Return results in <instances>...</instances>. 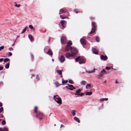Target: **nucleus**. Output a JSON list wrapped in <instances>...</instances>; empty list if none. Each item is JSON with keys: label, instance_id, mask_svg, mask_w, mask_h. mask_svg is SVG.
Returning <instances> with one entry per match:
<instances>
[{"label": "nucleus", "instance_id": "f3484780", "mask_svg": "<svg viewBox=\"0 0 131 131\" xmlns=\"http://www.w3.org/2000/svg\"><path fill=\"white\" fill-rule=\"evenodd\" d=\"M47 53L49 55H51V56H52V52L51 49H49L48 51L47 52Z\"/></svg>", "mask_w": 131, "mask_h": 131}, {"label": "nucleus", "instance_id": "412c9836", "mask_svg": "<svg viewBox=\"0 0 131 131\" xmlns=\"http://www.w3.org/2000/svg\"><path fill=\"white\" fill-rule=\"evenodd\" d=\"M66 12L62 9H61L59 11V14H61L62 13H64Z\"/></svg>", "mask_w": 131, "mask_h": 131}, {"label": "nucleus", "instance_id": "a878e982", "mask_svg": "<svg viewBox=\"0 0 131 131\" xmlns=\"http://www.w3.org/2000/svg\"><path fill=\"white\" fill-rule=\"evenodd\" d=\"M95 28H92V29L91 31L90 32V34H92L95 32Z\"/></svg>", "mask_w": 131, "mask_h": 131}, {"label": "nucleus", "instance_id": "20e7f679", "mask_svg": "<svg viewBox=\"0 0 131 131\" xmlns=\"http://www.w3.org/2000/svg\"><path fill=\"white\" fill-rule=\"evenodd\" d=\"M43 115V113H42L39 112L36 114V117L40 120H41L43 118L42 116Z\"/></svg>", "mask_w": 131, "mask_h": 131}, {"label": "nucleus", "instance_id": "0eeeda50", "mask_svg": "<svg viewBox=\"0 0 131 131\" xmlns=\"http://www.w3.org/2000/svg\"><path fill=\"white\" fill-rule=\"evenodd\" d=\"M60 22L63 27L64 28H65L66 26L67 23L66 21L64 20H61Z\"/></svg>", "mask_w": 131, "mask_h": 131}, {"label": "nucleus", "instance_id": "ea45409f", "mask_svg": "<svg viewBox=\"0 0 131 131\" xmlns=\"http://www.w3.org/2000/svg\"><path fill=\"white\" fill-rule=\"evenodd\" d=\"M4 131H8V129L6 128H4Z\"/></svg>", "mask_w": 131, "mask_h": 131}, {"label": "nucleus", "instance_id": "0e129e2a", "mask_svg": "<svg viewBox=\"0 0 131 131\" xmlns=\"http://www.w3.org/2000/svg\"><path fill=\"white\" fill-rule=\"evenodd\" d=\"M76 13H78V12H76Z\"/></svg>", "mask_w": 131, "mask_h": 131}, {"label": "nucleus", "instance_id": "37998d69", "mask_svg": "<svg viewBox=\"0 0 131 131\" xmlns=\"http://www.w3.org/2000/svg\"><path fill=\"white\" fill-rule=\"evenodd\" d=\"M84 95V94L82 93H81L80 94H79V95L82 96Z\"/></svg>", "mask_w": 131, "mask_h": 131}, {"label": "nucleus", "instance_id": "58836bf2", "mask_svg": "<svg viewBox=\"0 0 131 131\" xmlns=\"http://www.w3.org/2000/svg\"><path fill=\"white\" fill-rule=\"evenodd\" d=\"M4 48V46H2L0 47V51H1L2 49H3Z\"/></svg>", "mask_w": 131, "mask_h": 131}, {"label": "nucleus", "instance_id": "e433bc0d", "mask_svg": "<svg viewBox=\"0 0 131 131\" xmlns=\"http://www.w3.org/2000/svg\"><path fill=\"white\" fill-rule=\"evenodd\" d=\"M69 82L71 83V84H73L74 83V82H73L72 80H70L69 81Z\"/></svg>", "mask_w": 131, "mask_h": 131}, {"label": "nucleus", "instance_id": "69168bd1", "mask_svg": "<svg viewBox=\"0 0 131 131\" xmlns=\"http://www.w3.org/2000/svg\"><path fill=\"white\" fill-rule=\"evenodd\" d=\"M82 72V73H84V72Z\"/></svg>", "mask_w": 131, "mask_h": 131}, {"label": "nucleus", "instance_id": "5701e85b", "mask_svg": "<svg viewBox=\"0 0 131 131\" xmlns=\"http://www.w3.org/2000/svg\"><path fill=\"white\" fill-rule=\"evenodd\" d=\"M74 119L75 121H76L77 122H78V123H79L80 122V120L77 117H74Z\"/></svg>", "mask_w": 131, "mask_h": 131}, {"label": "nucleus", "instance_id": "a211bd4d", "mask_svg": "<svg viewBox=\"0 0 131 131\" xmlns=\"http://www.w3.org/2000/svg\"><path fill=\"white\" fill-rule=\"evenodd\" d=\"M57 73L60 74L61 75V77H62V71L61 70H57Z\"/></svg>", "mask_w": 131, "mask_h": 131}, {"label": "nucleus", "instance_id": "49530a36", "mask_svg": "<svg viewBox=\"0 0 131 131\" xmlns=\"http://www.w3.org/2000/svg\"><path fill=\"white\" fill-rule=\"evenodd\" d=\"M36 78L37 79V80L38 81L39 80V76H38V75H37V76H36Z\"/></svg>", "mask_w": 131, "mask_h": 131}, {"label": "nucleus", "instance_id": "2f4dec72", "mask_svg": "<svg viewBox=\"0 0 131 131\" xmlns=\"http://www.w3.org/2000/svg\"><path fill=\"white\" fill-rule=\"evenodd\" d=\"M38 108L37 106H35L34 108V112L36 114L37 113V110Z\"/></svg>", "mask_w": 131, "mask_h": 131}, {"label": "nucleus", "instance_id": "4c0bfd02", "mask_svg": "<svg viewBox=\"0 0 131 131\" xmlns=\"http://www.w3.org/2000/svg\"><path fill=\"white\" fill-rule=\"evenodd\" d=\"M29 27L30 29H32L33 28V26L32 25H29Z\"/></svg>", "mask_w": 131, "mask_h": 131}, {"label": "nucleus", "instance_id": "f8f14e48", "mask_svg": "<svg viewBox=\"0 0 131 131\" xmlns=\"http://www.w3.org/2000/svg\"><path fill=\"white\" fill-rule=\"evenodd\" d=\"M75 89V88L72 85H69V88H68V89L69 90H72L73 89Z\"/></svg>", "mask_w": 131, "mask_h": 131}, {"label": "nucleus", "instance_id": "052dcab7", "mask_svg": "<svg viewBox=\"0 0 131 131\" xmlns=\"http://www.w3.org/2000/svg\"><path fill=\"white\" fill-rule=\"evenodd\" d=\"M52 61H54V60H53V59H52Z\"/></svg>", "mask_w": 131, "mask_h": 131}, {"label": "nucleus", "instance_id": "774afa93", "mask_svg": "<svg viewBox=\"0 0 131 131\" xmlns=\"http://www.w3.org/2000/svg\"><path fill=\"white\" fill-rule=\"evenodd\" d=\"M1 120V119H0V120Z\"/></svg>", "mask_w": 131, "mask_h": 131}, {"label": "nucleus", "instance_id": "a19ab883", "mask_svg": "<svg viewBox=\"0 0 131 131\" xmlns=\"http://www.w3.org/2000/svg\"><path fill=\"white\" fill-rule=\"evenodd\" d=\"M15 7H19L20 6V5H17V4H16L15 5Z\"/></svg>", "mask_w": 131, "mask_h": 131}, {"label": "nucleus", "instance_id": "c03bdc74", "mask_svg": "<svg viewBox=\"0 0 131 131\" xmlns=\"http://www.w3.org/2000/svg\"><path fill=\"white\" fill-rule=\"evenodd\" d=\"M9 56H10L12 55V53L11 52H9Z\"/></svg>", "mask_w": 131, "mask_h": 131}, {"label": "nucleus", "instance_id": "bf43d9fd", "mask_svg": "<svg viewBox=\"0 0 131 131\" xmlns=\"http://www.w3.org/2000/svg\"><path fill=\"white\" fill-rule=\"evenodd\" d=\"M5 124V123H2V124L3 125H4Z\"/></svg>", "mask_w": 131, "mask_h": 131}, {"label": "nucleus", "instance_id": "5fc2aeb1", "mask_svg": "<svg viewBox=\"0 0 131 131\" xmlns=\"http://www.w3.org/2000/svg\"><path fill=\"white\" fill-rule=\"evenodd\" d=\"M118 83V82H117V80H116V81H115V83H116V84H117V83Z\"/></svg>", "mask_w": 131, "mask_h": 131}, {"label": "nucleus", "instance_id": "de8ad7c7", "mask_svg": "<svg viewBox=\"0 0 131 131\" xmlns=\"http://www.w3.org/2000/svg\"><path fill=\"white\" fill-rule=\"evenodd\" d=\"M55 84H56L57 85V86H58L59 85V84H58V82H56V83H55Z\"/></svg>", "mask_w": 131, "mask_h": 131}, {"label": "nucleus", "instance_id": "b1692460", "mask_svg": "<svg viewBox=\"0 0 131 131\" xmlns=\"http://www.w3.org/2000/svg\"><path fill=\"white\" fill-rule=\"evenodd\" d=\"M92 28L93 27V28H96V25L95 24L94 22H92Z\"/></svg>", "mask_w": 131, "mask_h": 131}, {"label": "nucleus", "instance_id": "680f3d73", "mask_svg": "<svg viewBox=\"0 0 131 131\" xmlns=\"http://www.w3.org/2000/svg\"><path fill=\"white\" fill-rule=\"evenodd\" d=\"M104 82L105 83H106V81H104Z\"/></svg>", "mask_w": 131, "mask_h": 131}, {"label": "nucleus", "instance_id": "cd10ccee", "mask_svg": "<svg viewBox=\"0 0 131 131\" xmlns=\"http://www.w3.org/2000/svg\"><path fill=\"white\" fill-rule=\"evenodd\" d=\"M108 100V99L107 98H102L100 99V101H102L104 100L107 101Z\"/></svg>", "mask_w": 131, "mask_h": 131}, {"label": "nucleus", "instance_id": "6e6552de", "mask_svg": "<svg viewBox=\"0 0 131 131\" xmlns=\"http://www.w3.org/2000/svg\"><path fill=\"white\" fill-rule=\"evenodd\" d=\"M100 58L102 60L106 61L107 59V57L106 56H104L103 55H101V56Z\"/></svg>", "mask_w": 131, "mask_h": 131}, {"label": "nucleus", "instance_id": "423d86ee", "mask_svg": "<svg viewBox=\"0 0 131 131\" xmlns=\"http://www.w3.org/2000/svg\"><path fill=\"white\" fill-rule=\"evenodd\" d=\"M71 51L72 53V54H75L77 53V49L74 47H72L71 48Z\"/></svg>", "mask_w": 131, "mask_h": 131}, {"label": "nucleus", "instance_id": "79ce46f5", "mask_svg": "<svg viewBox=\"0 0 131 131\" xmlns=\"http://www.w3.org/2000/svg\"><path fill=\"white\" fill-rule=\"evenodd\" d=\"M3 110V107H1L0 108V113L2 112Z\"/></svg>", "mask_w": 131, "mask_h": 131}, {"label": "nucleus", "instance_id": "7c9ffc66", "mask_svg": "<svg viewBox=\"0 0 131 131\" xmlns=\"http://www.w3.org/2000/svg\"><path fill=\"white\" fill-rule=\"evenodd\" d=\"M75 112H76V111L75 110H73L72 111V115L73 116H74L75 115Z\"/></svg>", "mask_w": 131, "mask_h": 131}, {"label": "nucleus", "instance_id": "4d7b16f0", "mask_svg": "<svg viewBox=\"0 0 131 131\" xmlns=\"http://www.w3.org/2000/svg\"><path fill=\"white\" fill-rule=\"evenodd\" d=\"M2 106V104L1 103H0V107Z\"/></svg>", "mask_w": 131, "mask_h": 131}, {"label": "nucleus", "instance_id": "a18cd8bd", "mask_svg": "<svg viewBox=\"0 0 131 131\" xmlns=\"http://www.w3.org/2000/svg\"><path fill=\"white\" fill-rule=\"evenodd\" d=\"M105 68L107 70H109V69H110V68L109 67H106Z\"/></svg>", "mask_w": 131, "mask_h": 131}, {"label": "nucleus", "instance_id": "e2e57ef3", "mask_svg": "<svg viewBox=\"0 0 131 131\" xmlns=\"http://www.w3.org/2000/svg\"><path fill=\"white\" fill-rule=\"evenodd\" d=\"M107 73H110V72L108 71V72H107Z\"/></svg>", "mask_w": 131, "mask_h": 131}, {"label": "nucleus", "instance_id": "ddd939ff", "mask_svg": "<svg viewBox=\"0 0 131 131\" xmlns=\"http://www.w3.org/2000/svg\"><path fill=\"white\" fill-rule=\"evenodd\" d=\"M72 47H70L69 46H68V45H67L66 47L65 50L66 51H68L70 49H71V48Z\"/></svg>", "mask_w": 131, "mask_h": 131}, {"label": "nucleus", "instance_id": "09e8293b", "mask_svg": "<svg viewBox=\"0 0 131 131\" xmlns=\"http://www.w3.org/2000/svg\"><path fill=\"white\" fill-rule=\"evenodd\" d=\"M9 49L10 50H13V49L12 48H9Z\"/></svg>", "mask_w": 131, "mask_h": 131}, {"label": "nucleus", "instance_id": "4468645a", "mask_svg": "<svg viewBox=\"0 0 131 131\" xmlns=\"http://www.w3.org/2000/svg\"><path fill=\"white\" fill-rule=\"evenodd\" d=\"M93 52L95 54H97L98 53V50L95 48H93L92 49Z\"/></svg>", "mask_w": 131, "mask_h": 131}, {"label": "nucleus", "instance_id": "9b49d317", "mask_svg": "<svg viewBox=\"0 0 131 131\" xmlns=\"http://www.w3.org/2000/svg\"><path fill=\"white\" fill-rule=\"evenodd\" d=\"M59 59L61 62L62 63L65 60V58L63 55L60 57Z\"/></svg>", "mask_w": 131, "mask_h": 131}, {"label": "nucleus", "instance_id": "2eb2a0df", "mask_svg": "<svg viewBox=\"0 0 131 131\" xmlns=\"http://www.w3.org/2000/svg\"><path fill=\"white\" fill-rule=\"evenodd\" d=\"M81 89H78L77 90L76 92L75 93V95H79V93L81 91Z\"/></svg>", "mask_w": 131, "mask_h": 131}, {"label": "nucleus", "instance_id": "c85d7f7f", "mask_svg": "<svg viewBox=\"0 0 131 131\" xmlns=\"http://www.w3.org/2000/svg\"><path fill=\"white\" fill-rule=\"evenodd\" d=\"M9 60V59L8 58H6L4 59V64L5 63L8 61Z\"/></svg>", "mask_w": 131, "mask_h": 131}, {"label": "nucleus", "instance_id": "393cba45", "mask_svg": "<svg viewBox=\"0 0 131 131\" xmlns=\"http://www.w3.org/2000/svg\"><path fill=\"white\" fill-rule=\"evenodd\" d=\"M92 94V93L91 92H86L85 93V95H91Z\"/></svg>", "mask_w": 131, "mask_h": 131}, {"label": "nucleus", "instance_id": "f03ea898", "mask_svg": "<svg viewBox=\"0 0 131 131\" xmlns=\"http://www.w3.org/2000/svg\"><path fill=\"white\" fill-rule=\"evenodd\" d=\"M78 60H79V63L81 64L85 63V61L84 58L79 57H77L75 59V61L76 62H78Z\"/></svg>", "mask_w": 131, "mask_h": 131}, {"label": "nucleus", "instance_id": "f704fd0d", "mask_svg": "<svg viewBox=\"0 0 131 131\" xmlns=\"http://www.w3.org/2000/svg\"><path fill=\"white\" fill-rule=\"evenodd\" d=\"M72 44V43L71 41H69L67 43V45L70 46Z\"/></svg>", "mask_w": 131, "mask_h": 131}, {"label": "nucleus", "instance_id": "13d9d810", "mask_svg": "<svg viewBox=\"0 0 131 131\" xmlns=\"http://www.w3.org/2000/svg\"><path fill=\"white\" fill-rule=\"evenodd\" d=\"M66 88H67V89H68V88H69V87H68V86H66Z\"/></svg>", "mask_w": 131, "mask_h": 131}, {"label": "nucleus", "instance_id": "c9c22d12", "mask_svg": "<svg viewBox=\"0 0 131 131\" xmlns=\"http://www.w3.org/2000/svg\"><path fill=\"white\" fill-rule=\"evenodd\" d=\"M60 17L62 19H64L65 18H68V17H62L61 15H60Z\"/></svg>", "mask_w": 131, "mask_h": 131}, {"label": "nucleus", "instance_id": "6e6d98bb", "mask_svg": "<svg viewBox=\"0 0 131 131\" xmlns=\"http://www.w3.org/2000/svg\"><path fill=\"white\" fill-rule=\"evenodd\" d=\"M3 129L2 128H0V131H3Z\"/></svg>", "mask_w": 131, "mask_h": 131}, {"label": "nucleus", "instance_id": "9d476101", "mask_svg": "<svg viewBox=\"0 0 131 131\" xmlns=\"http://www.w3.org/2000/svg\"><path fill=\"white\" fill-rule=\"evenodd\" d=\"M80 42L82 45H85L86 43L85 40L83 38H82L80 39Z\"/></svg>", "mask_w": 131, "mask_h": 131}, {"label": "nucleus", "instance_id": "39448f33", "mask_svg": "<svg viewBox=\"0 0 131 131\" xmlns=\"http://www.w3.org/2000/svg\"><path fill=\"white\" fill-rule=\"evenodd\" d=\"M61 43L62 44H64L66 43V37L64 36H62L61 39Z\"/></svg>", "mask_w": 131, "mask_h": 131}, {"label": "nucleus", "instance_id": "7ed1b4c3", "mask_svg": "<svg viewBox=\"0 0 131 131\" xmlns=\"http://www.w3.org/2000/svg\"><path fill=\"white\" fill-rule=\"evenodd\" d=\"M107 73L103 69V70L100 72V74L98 75V78L99 79H102V77L104 75V73L107 74Z\"/></svg>", "mask_w": 131, "mask_h": 131}, {"label": "nucleus", "instance_id": "3c124183", "mask_svg": "<svg viewBox=\"0 0 131 131\" xmlns=\"http://www.w3.org/2000/svg\"><path fill=\"white\" fill-rule=\"evenodd\" d=\"M50 37H49V39L48 40V42L49 43V42H50Z\"/></svg>", "mask_w": 131, "mask_h": 131}, {"label": "nucleus", "instance_id": "aec40b11", "mask_svg": "<svg viewBox=\"0 0 131 131\" xmlns=\"http://www.w3.org/2000/svg\"><path fill=\"white\" fill-rule=\"evenodd\" d=\"M95 69L94 68L93 70H90L88 71H86V72L89 73H91L93 72H95Z\"/></svg>", "mask_w": 131, "mask_h": 131}, {"label": "nucleus", "instance_id": "473e14b6", "mask_svg": "<svg viewBox=\"0 0 131 131\" xmlns=\"http://www.w3.org/2000/svg\"><path fill=\"white\" fill-rule=\"evenodd\" d=\"M27 28V27H26L23 30L22 32H21V34H23L26 31V28Z\"/></svg>", "mask_w": 131, "mask_h": 131}, {"label": "nucleus", "instance_id": "72a5a7b5", "mask_svg": "<svg viewBox=\"0 0 131 131\" xmlns=\"http://www.w3.org/2000/svg\"><path fill=\"white\" fill-rule=\"evenodd\" d=\"M95 40L97 42H99L100 41L99 37L97 36L95 38Z\"/></svg>", "mask_w": 131, "mask_h": 131}, {"label": "nucleus", "instance_id": "338daca9", "mask_svg": "<svg viewBox=\"0 0 131 131\" xmlns=\"http://www.w3.org/2000/svg\"><path fill=\"white\" fill-rule=\"evenodd\" d=\"M62 126V125H61V126Z\"/></svg>", "mask_w": 131, "mask_h": 131}, {"label": "nucleus", "instance_id": "c756f323", "mask_svg": "<svg viewBox=\"0 0 131 131\" xmlns=\"http://www.w3.org/2000/svg\"><path fill=\"white\" fill-rule=\"evenodd\" d=\"M9 63H7V64H6L5 65V68L6 69H8L9 68Z\"/></svg>", "mask_w": 131, "mask_h": 131}, {"label": "nucleus", "instance_id": "bb28decb", "mask_svg": "<svg viewBox=\"0 0 131 131\" xmlns=\"http://www.w3.org/2000/svg\"><path fill=\"white\" fill-rule=\"evenodd\" d=\"M28 36L30 41H32L33 40V38L32 36L31 35H28Z\"/></svg>", "mask_w": 131, "mask_h": 131}, {"label": "nucleus", "instance_id": "f257e3e1", "mask_svg": "<svg viewBox=\"0 0 131 131\" xmlns=\"http://www.w3.org/2000/svg\"><path fill=\"white\" fill-rule=\"evenodd\" d=\"M53 99L58 104H61L62 103L61 100V98L58 95L54 96Z\"/></svg>", "mask_w": 131, "mask_h": 131}, {"label": "nucleus", "instance_id": "864d4df0", "mask_svg": "<svg viewBox=\"0 0 131 131\" xmlns=\"http://www.w3.org/2000/svg\"><path fill=\"white\" fill-rule=\"evenodd\" d=\"M2 123H5V121L4 120H3Z\"/></svg>", "mask_w": 131, "mask_h": 131}, {"label": "nucleus", "instance_id": "603ef678", "mask_svg": "<svg viewBox=\"0 0 131 131\" xmlns=\"http://www.w3.org/2000/svg\"><path fill=\"white\" fill-rule=\"evenodd\" d=\"M3 60V58H1L0 59V62H1V61Z\"/></svg>", "mask_w": 131, "mask_h": 131}, {"label": "nucleus", "instance_id": "1a4fd4ad", "mask_svg": "<svg viewBox=\"0 0 131 131\" xmlns=\"http://www.w3.org/2000/svg\"><path fill=\"white\" fill-rule=\"evenodd\" d=\"M65 56L67 58H69V57H73L74 56L73 54H70L69 53H67L65 54Z\"/></svg>", "mask_w": 131, "mask_h": 131}, {"label": "nucleus", "instance_id": "4be33fe9", "mask_svg": "<svg viewBox=\"0 0 131 131\" xmlns=\"http://www.w3.org/2000/svg\"><path fill=\"white\" fill-rule=\"evenodd\" d=\"M86 83V81L83 80L81 81V84L83 85H85Z\"/></svg>", "mask_w": 131, "mask_h": 131}, {"label": "nucleus", "instance_id": "8fccbe9b", "mask_svg": "<svg viewBox=\"0 0 131 131\" xmlns=\"http://www.w3.org/2000/svg\"><path fill=\"white\" fill-rule=\"evenodd\" d=\"M3 69V67H2L0 66V70H2Z\"/></svg>", "mask_w": 131, "mask_h": 131}, {"label": "nucleus", "instance_id": "6ab92c4d", "mask_svg": "<svg viewBox=\"0 0 131 131\" xmlns=\"http://www.w3.org/2000/svg\"><path fill=\"white\" fill-rule=\"evenodd\" d=\"M68 81L67 80H66L65 81H63L62 80V84H60V85H59L58 86H59L60 85H63L65 83H68Z\"/></svg>", "mask_w": 131, "mask_h": 131}, {"label": "nucleus", "instance_id": "dca6fc26", "mask_svg": "<svg viewBox=\"0 0 131 131\" xmlns=\"http://www.w3.org/2000/svg\"><path fill=\"white\" fill-rule=\"evenodd\" d=\"M92 88L91 85L88 84H87L86 86V88L87 89H89Z\"/></svg>", "mask_w": 131, "mask_h": 131}]
</instances>
